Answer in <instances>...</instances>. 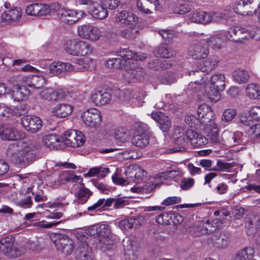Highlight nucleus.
<instances>
[{
    "instance_id": "obj_1",
    "label": "nucleus",
    "mask_w": 260,
    "mask_h": 260,
    "mask_svg": "<svg viewBox=\"0 0 260 260\" xmlns=\"http://www.w3.org/2000/svg\"><path fill=\"white\" fill-rule=\"evenodd\" d=\"M197 75L201 79L195 80L188 85L187 89L192 92H196L204 88L207 97L214 103H216L220 99V91L225 88V77L224 74L216 73L210 78L204 73L201 74L197 70L190 72L189 75Z\"/></svg>"
},
{
    "instance_id": "obj_2",
    "label": "nucleus",
    "mask_w": 260,
    "mask_h": 260,
    "mask_svg": "<svg viewBox=\"0 0 260 260\" xmlns=\"http://www.w3.org/2000/svg\"><path fill=\"white\" fill-rule=\"evenodd\" d=\"M39 146V143L35 141L19 142L18 145H13L15 152L12 154L13 159L16 162L29 163L36 156L35 150Z\"/></svg>"
},
{
    "instance_id": "obj_3",
    "label": "nucleus",
    "mask_w": 260,
    "mask_h": 260,
    "mask_svg": "<svg viewBox=\"0 0 260 260\" xmlns=\"http://www.w3.org/2000/svg\"><path fill=\"white\" fill-rule=\"evenodd\" d=\"M117 54L121 58H109L106 61L107 67L111 69H121L125 67L127 60H143L146 58L145 53H136L128 48H121L117 51Z\"/></svg>"
},
{
    "instance_id": "obj_4",
    "label": "nucleus",
    "mask_w": 260,
    "mask_h": 260,
    "mask_svg": "<svg viewBox=\"0 0 260 260\" xmlns=\"http://www.w3.org/2000/svg\"><path fill=\"white\" fill-rule=\"evenodd\" d=\"M258 31L259 29L256 27H236L228 31H222L221 34L225 42L229 40L235 42H243L245 40L253 38Z\"/></svg>"
},
{
    "instance_id": "obj_5",
    "label": "nucleus",
    "mask_w": 260,
    "mask_h": 260,
    "mask_svg": "<svg viewBox=\"0 0 260 260\" xmlns=\"http://www.w3.org/2000/svg\"><path fill=\"white\" fill-rule=\"evenodd\" d=\"M229 17L228 12L196 11L189 15V20L195 23L204 25L221 20H226Z\"/></svg>"
},
{
    "instance_id": "obj_6",
    "label": "nucleus",
    "mask_w": 260,
    "mask_h": 260,
    "mask_svg": "<svg viewBox=\"0 0 260 260\" xmlns=\"http://www.w3.org/2000/svg\"><path fill=\"white\" fill-rule=\"evenodd\" d=\"M61 5L58 3H53L49 5L42 3H34L28 6L25 10L26 13L30 16H43L51 12L59 13L61 10Z\"/></svg>"
},
{
    "instance_id": "obj_7",
    "label": "nucleus",
    "mask_w": 260,
    "mask_h": 260,
    "mask_svg": "<svg viewBox=\"0 0 260 260\" xmlns=\"http://www.w3.org/2000/svg\"><path fill=\"white\" fill-rule=\"evenodd\" d=\"M87 233L96 239L101 247L108 245L111 242V229L107 223H98L91 226Z\"/></svg>"
},
{
    "instance_id": "obj_8",
    "label": "nucleus",
    "mask_w": 260,
    "mask_h": 260,
    "mask_svg": "<svg viewBox=\"0 0 260 260\" xmlns=\"http://www.w3.org/2000/svg\"><path fill=\"white\" fill-rule=\"evenodd\" d=\"M51 239L57 250L65 255L71 254L74 250V243L68 236L62 234H55Z\"/></svg>"
},
{
    "instance_id": "obj_9",
    "label": "nucleus",
    "mask_w": 260,
    "mask_h": 260,
    "mask_svg": "<svg viewBox=\"0 0 260 260\" xmlns=\"http://www.w3.org/2000/svg\"><path fill=\"white\" fill-rule=\"evenodd\" d=\"M85 141L83 133L77 130L67 131L61 137V141L64 145L74 148L82 146Z\"/></svg>"
},
{
    "instance_id": "obj_10",
    "label": "nucleus",
    "mask_w": 260,
    "mask_h": 260,
    "mask_svg": "<svg viewBox=\"0 0 260 260\" xmlns=\"http://www.w3.org/2000/svg\"><path fill=\"white\" fill-rule=\"evenodd\" d=\"M77 33L81 38L91 42L99 40L102 36L101 30L98 27L90 24L78 26Z\"/></svg>"
},
{
    "instance_id": "obj_11",
    "label": "nucleus",
    "mask_w": 260,
    "mask_h": 260,
    "mask_svg": "<svg viewBox=\"0 0 260 260\" xmlns=\"http://www.w3.org/2000/svg\"><path fill=\"white\" fill-rule=\"evenodd\" d=\"M85 14L83 11H77L68 8H62L57 14L58 18L62 22L70 25L77 22Z\"/></svg>"
},
{
    "instance_id": "obj_12",
    "label": "nucleus",
    "mask_w": 260,
    "mask_h": 260,
    "mask_svg": "<svg viewBox=\"0 0 260 260\" xmlns=\"http://www.w3.org/2000/svg\"><path fill=\"white\" fill-rule=\"evenodd\" d=\"M91 101L97 106H102L108 104L112 98L110 90L100 87L94 89L90 95Z\"/></svg>"
},
{
    "instance_id": "obj_13",
    "label": "nucleus",
    "mask_w": 260,
    "mask_h": 260,
    "mask_svg": "<svg viewBox=\"0 0 260 260\" xmlns=\"http://www.w3.org/2000/svg\"><path fill=\"white\" fill-rule=\"evenodd\" d=\"M260 112L258 106L251 107L249 110L244 111L240 116V121L247 128L254 126L260 121L258 112Z\"/></svg>"
},
{
    "instance_id": "obj_14",
    "label": "nucleus",
    "mask_w": 260,
    "mask_h": 260,
    "mask_svg": "<svg viewBox=\"0 0 260 260\" xmlns=\"http://www.w3.org/2000/svg\"><path fill=\"white\" fill-rule=\"evenodd\" d=\"M81 118L86 125L91 127L99 126L102 121L100 111L95 108L89 109L83 112Z\"/></svg>"
},
{
    "instance_id": "obj_15",
    "label": "nucleus",
    "mask_w": 260,
    "mask_h": 260,
    "mask_svg": "<svg viewBox=\"0 0 260 260\" xmlns=\"http://www.w3.org/2000/svg\"><path fill=\"white\" fill-rule=\"evenodd\" d=\"M174 143L176 147L170 150L171 152H184L187 149L188 141L186 139L184 129L180 127L175 128L174 133Z\"/></svg>"
},
{
    "instance_id": "obj_16",
    "label": "nucleus",
    "mask_w": 260,
    "mask_h": 260,
    "mask_svg": "<svg viewBox=\"0 0 260 260\" xmlns=\"http://www.w3.org/2000/svg\"><path fill=\"white\" fill-rule=\"evenodd\" d=\"M21 123L23 127L32 133H36L42 127V121L38 116L26 115L22 118Z\"/></svg>"
},
{
    "instance_id": "obj_17",
    "label": "nucleus",
    "mask_w": 260,
    "mask_h": 260,
    "mask_svg": "<svg viewBox=\"0 0 260 260\" xmlns=\"http://www.w3.org/2000/svg\"><path fill=\"white\" fill-rule=\"evenodd\" d=\"M42 99L51 102H56L63 99L64 96V91L61 89H55L47 87L40 93Z\"/></svg>"
},
{
    "instance_id": "obj_18",
    "label": "nucleus",
    "mask_w": 260,
    "mask_h": 260,
    "mask_svg": "<svg viewBox=\"0 0 260 260\" xmlns=\"http://www.w3.org/2000/svg\"><path fill=\"white\" fill-rule=\"evenodd\" d=\"M95 64L93 59L85 56L75 59V64H72L71 72H84L93 68Z\"/></svg>"
},
{
    "instance_id": "obj_19",
    "label": "nucleus",
    "mask_w": 260,
    "mask_h": 260,
    "mask_svg": "<svg viewBox=\"0 0 260 260\" xmlns=\"http://www.w3.org/2000/svg\"><path fill=\"white\" fill-rule=\"evenodd\" d=\"M23 137V134L16 129L0 125V138L8 141H18Z\"/></svg>"
},
{
    "instance_id": "obj_20",
    "label": "nucleus",
    "mask_w": 260,
    "mask_h": 260,
    "mask_svg": "<svg viewBox=\"0 0 260 260\" xmlns=\"http://www.w3.org/2000/svg\"><path fill=\"white\" fill-rule=\"evenodd\" d=\"M72 64L69 62L56 61L49 65V72L46 73L47 77L58 76L62 72H71Z\"/></svg>"
},
{
    "instance_id": "obj_21",
    "label": "nucleus",
    "mask_w": 260,
    "mask_h": 260,
    "mask_svg": "<svg viewBox=\"0 0 260 260\" xmlns=\"http://www.w3.org/2000/svg\"><path fill=\"white\" fill-rule=\"evenodd\" d=\"M208 54L207 46L201 43L191 45L188 49L189 55L195 59H204Z\"/></svg>"
},
{
    "instance_id": "obj_22",
    "label": "nucleus",
    "mask_w": 260,
    "mask_h": 260,
    "mask_svg": "<svg viewBox=\"0 0 260 260\" xmlns=\"http://www.w3.org/2000/svg\"><path fill=\"white\" fill-rule=\"evenodd\" d=\"M125 68V72L123 73V76L126 81L128 82H134L140 80L143 76L144 72L142 68L139 67L135 68L133 66L130 69L127 65L123 67Z\"/></svg>"
},
{
    "instance_id": "obj_23",
    "label": "nucleus",
    "mask_w": 260,
    "mask_h": 260,
    "mask_svg": "<svg viewBox=\"0 0 260 260\" xmlns=\"http://www.w3.org/2000/svg\"><path fill=\"white\" fill-rule=\"evenodd\" d=\"M88 12L94 19L103 20L108 16V11L104 5L94 2L88 8Z\"/></svg>"
},
{
    "instance_id": "obj_24",
    "label": "nucleus",
    "mask_w": 260,
    "mask_h": 260,
    "mask_svg": "<svg viewBox=\"0 0 260 260\" xmlns=\"http://www.w3.org/2000/svg\"><path fill=\"white\" fill-rule=\"evenodd\" d=\"M76 254L78 260H94L92 250L85 241L79 242Z\"/></svg>"
},
{
    "instance_id": "obj_25",
    "label": "nucleus",
    "mask_w": 260,
    "mask_h": 260,
    "mask_svg": "<svg viewBox=\"0 0 260 260\" xmlns=\"http://www.w3.org/2000/svg\"><path fill=\"white\" fill-rule=\"evenodd\" d=\"M185 133L187 140L194 147H200L205 145L207 143V139L204 136L192 129H188L186 132H185Z\"/></svg>"
},
{
    "instance_id": "obj_26",
    "label": "nucleus",
    "mask_w": 260,
    "mask_h": 260,
    "mask_svg": "<svg viewBox=\"0 0 260 260\" xmlns=\"http://www.w3.org/2000/svg\"><path fill=\"white\" fill-rule=\"evenodd\" d=\"M218 61V57L215 55H211L202 61H200L198 64V69L202 72L200 73L202 74L203 72L211 71L217 66ZM198 71L199 72V71Z\"/></svg>"
},
{
    "instance_id": "obj_27",
    "label": "nucleus",
    "mask_w": 260,
    "mask_h": 260,
    "mask_svg": "<svg viewBox=\"0 0 260 260\" xmlns=\"http://www.w3.org/2000/svg\"><path fill=\"white\" fill-rule=\"evenodd\" d=\"M93 47L88 42L78 39L75 56H89L93 53Z\"/></svg>"
},
{
    "instance_id": "obj_28",
    "label": "nucleus",
    "mask_w": 260,
    "mask_h": 260,
    "mask_svg": "<svg viewBox=\"0 0 260 260\" xmlns=\"http://www.w3.org/2000/svg\"><path fill=\"white\" fill-rule=\"evenodd\" d=\"M206 132L208 139L211 143L219 142L218 126L214 120L208 121L206 123Z\"/></svg>"
},
{
    "instance_id": "obj_29",
    "label": "nucleus",
    "mask_w": 260,
    "mask_h": 260,
    "mask_svg": "<svg viewBox=\"0 0 260 260\" xmlns=\"http://www.w3.org/2000/svg\"><path fill=\"white\" fill-rule=\"evenodd\" d=\"M73 107L68 104H59L55 106L52 110V114L58 117H66L72 113Z\"/></svg>"
},
{
    "instance_id": "obj_30",
    "label": "nucleus",
    "mask_w": 260,
    "mask_h": 260,
    "mask_svg": "<svg viewBox=\"0 0 260 260\" xmlns=\"http://www.w3.org/2000/svg\"><path fill=\"white\" fill-rule=\"evenodd\" d=\"M30 94V91L25 86L15 85L12 89V97L15 101H21L26 99Z\"/></svg>"
},
{
    "instance_id": "obj_31",
    "label": "nucleus",
    "mask_w": 260,
    "mask_h": 260,
    "mask_svg": "<svg viewBox=\"0 0 260 260\" xmlns=\"http://www.w3.org/2000/svg\"><path fill=\"white\" fill-rule=\"evenodd\" d=\"M158 4V0H137L136 6L140 12L145 14L151 13V9Z\"/></svg>"
},
{
    "instance_id": "obj_32",
    "label": "nucleus",
    "mask_w": 260,
    "mask_h": 260,
    "mask_svg": "<svg viewBox=\"0 0 260 260\" xmlns=\"http://www.w3.org/2000/svg\"><path fill=\"white\" fill-rule=\"evenodd\" d=\"M197 113L199 117L205 118L207 121L203 120V123H208V121L213 120V112L209 106L207 104H202L197 109Z\"/></svg>"
},
{
    "instance_id": "obj_33",
    "label": "nucleus",
    "mask_w": 260,
    "mask_h": 260,
    "mask_svg": "<svg viewBox=\"0 0 260 260\" xmlns=\"http://www.w3.org/2000/svg\"><path fill=\"white\" fill-rule=\"evenodd\" d=\"M246 94L251 100H260V85L253 83L247 84Z\"/></svg>"
},
{
    "instance_id": "obj_34",
    "label": "nucleus",
    "mask_w": 260,
    "mask_h": 260,
    "mask_svg": "<svg viewBox=\"0 0 260 260\" xmlns=\"http://www.w3.org/2000/svg\"><path fill=\"white\" fill-rule=\"evenodd\" d=\"M207 42L213 49H219L222 47L225 42L220 32L208 38Z\"/></svg>"
},
{
    "instance_id": "obj_35",
    "label": "nucleus",
    "mask_w": 260,
    "mask_h": 260,
    "mask_svg": "<svg viewBox=\"0 0 260 260\" xmlns=\"http://www.w3.org/2000/svg\"><path fill=\"white\" fill-rule=\"evenodd\" d=\"M254 251L251 247H246L239 251L233 260H253Z\"/></svg>"
},
{
    "instance_id": "obj_36",
    "label": "nucleus",
    "mask_w": 260,
    "mask_h": 260,
    "mask_svg": "<svg viewBox=\"0 0 260 260\" xmlns=\"http://www.w3.org/2000/svg\"><path fill=\"white\" fill-rule=\"evenodd\" d=\"M109 173L110 170L108 168L99 166L91 168L86 174H84V176L90 177L97 175L99 177L104 178Z\"/></svg>"
},
{
    "instance_id": "obj_37",
    "label": "nucleus",
    "mask_w": 260,
    "mask_h": 260,
    "mask_svg": "<svg viewBox=\"0 0 260 260\" xmlns=\"http://www.w3.org/2000/svg\"><path fill=\"white\" fill-rule=\"evenodd\" d=\"M132 144L138 147L144 148L149 143V137L147 134H136L132 139Z\"/></svg>"
},
{
    "instance_id": "obj_38",
    "label": "nucleus",
    "mask_w": 260,
    "mask_h": 260,
    "mask_svg": "<svg viewBox=\"0 0 260 260\" xmlns=\"http://www.w3.org/2000/svg\"><path fill=\"white\" fill-rule=\"evenodd\" d=\"M61 141V139H58L56 135L52 134L45 136L43 139V143L49 149H57Z\"/></svg>"
},
{
    "instance_id": "obj_39",
    "label": "nucleus",
    "mask_w": 260,
    "mask_h": 260,
    "mask_svg": "<svg viewBox=\"0 0 260 260\" xmlns=\"http://www.w3.org/2000/svg\"><path fill=\"white\" fill-rule=\"evenodd\" d=\"M108 207L113 206V208L118 209L123 208L125 206L128 205L129 201L125 197L113 198L108 199L107 203Z\"/></svg>"
},
{
    "instance_id": "obj_40",
    "label": "nucleus",
    "mask_w": 260,
    "mask_h": 260,
    "mask_svg": "<svg viewBox=\"0 0 260 260\" xmlns=\"http://www.w3.org/2000/svg\"><path fill=\"white\" fill-rule=\"evenodd\" d=\"M219 227V225L213 226V223L209 220H207L206 222H201L199 224L198 228V232L199 235H205L209 234L214 231L216 228Z\"/></svg>"
},
{
    "instance_id": "obj_41",
    "label": "nucleus",
    "mask_w": 260,
    "mask_h": 260,
    "mask_svg": "<svg viewBox=\"0 0 260 260\" xmlns=\"http://www.w3.org/2000/svg\"><path fill=\"white\" fill-rule=\"evenodd\" d=\"M78 39L73 38L66 40L63 44V49L66 52L75 56Z\"/></svg>"
},
{
    "instance_id": "obj_42",
    "label": "nucleus",
    "mask_w": 260,
    "mask_h": 260,
    "mask_svg": "<svg viewBox=\"0 0 260 260\" xmlns=\"http://www.w3.org/2000/svg\"><path fill=\"white\" fill-rule=\"evenodd\" d=\"M114 137L116 143L118 145L126 142L129 139V135L126 133V129L124 127H119L116 129L114 132Z\"/></svg>"
},
{
    "instance_id": "obj_43",
    "label": "nucleus",
    "mask_w": 260,
    "mask_h": 260,
    "mask_svg": "<svg viewBox=\"0 0 260 260\" xmlns=\"http://www.w3.org/2000/svg\"><path fill=\"white\" fill-rule=\"evenodd\" d=\"M244 136L242 132L237 131L233 134L228 133L227 143L230 145H236L243 143Z\"/></svg>"
},
{
    "instance_id": "obj_44",
    "label": "nucleus",
    "mask_w": 260,
    "mask_h": 260,
    "mask_svg": "<svg viewBox=\"0 0 260 260\" xmlns=\"http://www.w3.org/2000/svg\"><path fill=\"white\" fill-rule=\"evenodd\" d=\"M233 76L235 81L238 84L245 83L249 78L247 72L240 69L236 70L233 72Z\"/></svg>"
},
{
    "instance_id": "obj_45",
    "label": "nucleus",
    "mask_w": 260,
    "mask_h": 260,
    "mask_svg": "<svg viewBox=\"0 0 260 260\" xmlns=\"http://www.w3.org/2000/svg\"><path fill=\"white\" fill-rule=\"evenodd\" d=\"M13 239L11 237H6L0 240V251L4 254L9 253L13 247Z\"/></svg>"
},
{
    "instance_id": "obj_46",
    "label": "nucleus",
    "mask_w": 260,
    "mask_h": 260,
    "mask_svg": "<svg viewBox=\"0 0 260 260\" xmlns=\"http://www.w3.org/2000/svg\"><path fill=\"white\" fill-rule=\"evenodd\" d=\"M91 194L92 192L88 188L84 186H81L76 193V196L78 199V202L81 204L85 203Z\"/></svg>"
},
{
    "instance_id": "obj_47",
    "label": "nucleus",
    "mask_w": 260,
    "mask_h": 260,
    "mask_svg": "<svg viewBox=\"0 0 260 260\" xmlns=\"http://www.w3.org/2000/svg\"><path fill=\"white\" fill-rule=\"evenodd\" d=\"M46 74L44 75H32V88L40 89L44 86L47 82Z\"/></svg>"
},
{
    "instance_id": "obj_48",
    "label": "nucleus",
    "mask_w": 260,
    "mask_h": 260,
    "mask_svg": "<svg viewBox=\"0 0 260 260\" xmlns=\"http://www.w3.org/2000/svg\"><path fill=\"white\" fill-rule=\"evenodd\" d=\"M137 219L129 218L120 220L118 222V225L121 230H127L134 227Z\"/></svg>"
},
{
    "instance_id": "obj_49",
    "label": "nucleus",
    "mask_w": 260,
    "mask_h": 260,
    "mask_svg": "<svg viewBox=\"0 0 260 260\" xmlns=\"http://www.w3.org/2000/svg\"><path fill=\"white\" fill-rule=\"evenodd\" d=\"M174 216L173 214L164 212L157 217L156 221L159 224H170L171 223Z\"/></svg>"
},
{
    "instance_id": "obj_50",
    "label": "nucleus",
    "mask_w": 260,
    "mask_h": 260,
    "mask_svg": "<svg viewBox=\"0 0 260 260\" xmlns=\"http://www.w3.org/2000/svg\"><path fill=\"white\" fill-rule=\"evenodd\" d=\"M108 201V199L107 200H105L104 199H100L93 205L88 207L87 208V210L89 211H96L100 210L105 207H108V205L107 203Z\"/></svg>"
},
{
    "instance_id": "obj_51",
    "label": "nucleus",
    "mask_w": 260,
    "mask_h": 260,
    "mask_svg": "<svg viewBox=\"0 0 260 260\" xmlns=\"http://www.w3.org/2000/svg\"><path fill=\"white\" fill-rule=\"evenodd\" d=\"M215 242L216 246L219 248H223L228 245L229 236L225 233H220Z\"/></svg>"
},
{
    "instance_id": "obj_52",
    "label": "nucleus",
    "mask_w": 260,
    "mask_h": 260,
    "mask_svg": "<svg viewBox=\"0 0 260 260\" xmlns=\"http://www.w3.org/2000/svg\"><path fill=\"white\" fill-rule=\"evenodd\" d=\"M175 53V52L171 48L166 46H161L158 48L157 54L160 57L170 58L173 57Z\"/></svg>"
},
{
    "instance_id": "obj_53",
    "label": "nucleus",
    "mask_w": 260,
    "mask_h": 260,
    "mask_svg": "<svg viewBox=\"0 0 260 260\" xmlns=\"http://www.w3.org/2000/svg\"><path fill=\"white\" fill-rule=\"evenodd\" d=\"M69 172L68 171H64L60 173L57 180H55L54 183L52 182V186L56 188L59 186L60 185L65 183L66 182H68V176H69Z\"/></svg>"
},
{
    "instance_id": "obj_54",
    "label": "nucleus",
    "mask_w": 260,
    "mask_h": 260,
    "mask_svg": "<svg viewBox=\"0 0 260 260\" xmlns=\"http://www.w3.org/2000/svg\"><path fill=\"white\" fill-rule=\"evenodd\" d=\"M157 123L160 128L163 132H167L170 128L171 123L169 118L167 116H162Z\"/></svg>"
},
{
    "instance_id": "obj_55",
    "label": "nucleus",
    "mask_w": 260,
    "mask_h": 260,
    "mask_svg": "<svg viewBox=\"0 0 260 260\" xmlns=\"http://www.w3.org/2000/svg\"><path fill=\"white\" fill-rule=\"evenodd\" d=\"M214 214L216 216H219V218H215L211 222L213 223V224H215V225H219V226L222 223V220L224 219V218L225 216H227L229 215V213L226 211H215L214 213Z\"/></svg>"
},
{
    "instance_id": "obj_56",
    "label": "nucleus",
    "mask_w": 260,
    "mask_h": 260,
    "mask_svg": "<svg viewBox=\"0 0 260 260\" xmlns=\"http://www.w3.org/2000/svg\"><path fill=\"white\" fill-rule=\"evenodd\" d=\"M231 163L225 162L221 160H218L216 163V167L213 168V170L216 171H228L229 169L233 167Z\"/></svg>"
},
{
    "instance_id": "obj_57",
    "label": "nucleus",
    "mask_w": 260,
    "mask_h": 260,
    "mask_svg": "<svg viewBox=\"0 0 260 260\" xmlns=\"http://www.w3.org/2000/svg\"><path fill=\"white\" fill-rule=\"evenodd\" d=\"M236 113V111L234 109H228L224 111L222 116V120L226 122L232 121Z\"/></svg>"
},
{
    "instance_id": "obj_58",
    "label": "nucleus",
    "mask_w": 260,
    "mask_h": 260,
    "mask_svg": "<svg viewBox=\"0 0 260 260\" xmlns=\"http://www.w3.org/2000/svg\"><path fill=\"white\" fill-rule=\"evenodd\" d=\"M248 134L253 138H260V124L257 123L254 126L247 128Z\"/></svg>"
},
{
    "instance_id": "obj_59",
    "label": "nucleus",
    "mask_w": 260,
    "mask_h": 260,
    "mask_svg": "<svg viewBox=\"0 0 260 260\" xmlns=\"http://www.w3.org/2000/svg\"><path fill=\"white\" fill-rule=\"evenodd\" d=\"M104 7L110 10H114L118 8L119 6L120 1L119 0H102Z\"/></svg>"
},
{
    "instance_id": "obj_60",
    "label": "nucleus",
    "mask_w": 260,
    "mask_h": 260,
    "mask_svg": "<svg viewBox=\"0 0 260 260\" xmlns=\"http://www.w3.org/2000/svg\"><path fill=\"white\" fill-rule=\"evenodd\" d=\"M137 33V29L131 27L121 31L120 34L123 38L130 39L134 37Z\"/></svg>"
},
{
    "instance_id": "obj_61",
    "label": "nucleus",
    "mask_w": 260,
    "mask_h": 260,
    "mask_svg": "<svg viewBox=\"0 0 260 260\" xmlns=\"http://www.w3.org/2000/svg\"><path fill=\"white\" fill-rule=\"evenodd\" d=\"M135 166H129L125 171L126 176V179L128 181V184L131 182L135 181Z\"/></svg>"
},
{
    "instance_id": "obj_62",
    "label": "nucleus",
    "mask_w": 260,
    "mask_h": 260,
    "mask_svg": "<svg viewBox=\"0 0 260 260\" xmlns=\"http://www.w3.org/2000/svg\"><path fill=\"white\" fill-rule=\"evenodd\" d=\"M9 15L12 18V21H15L18 20L22 15L21 10L20 8L15 7L9 10Z\"/></svg>"
},
{
    "instance_id": "obj_63",
    "label": "nucleus",
    "mask_w": 260,
    "mask_h": 260,
    "mask_svg": "<svg viewBox=\"0 0 260 260\" xmlns=\"http://www.w3.org/2000/svg\"><path fill=\"white\" fill-rule=\"evenodd\" d=\"M194 183V180L192 178H183L181 181L180 187L183 190H187L190 188Z\"/></svg>"
},
{
    "instance_id": "obj_64",
    "label": "nucleus",
    "mask_w": 260,
    "mask_h": 260,
    "mask_svg": "<svg viewBox=\"0 0 260 260\" xmlns=\"http://www.w3.org/2000/svg\"><path fill=\"white\" fill-rule=\"evenodd\" d=\"M181 199L179 197H170L165 199L161 204L165 206H170L181 202Z\"/></svg>"
}]
</instances>
